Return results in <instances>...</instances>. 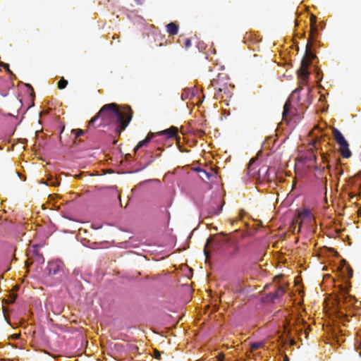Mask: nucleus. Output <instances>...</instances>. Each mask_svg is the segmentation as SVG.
Segmentation results:
<instances>
[{"mask_svg": "<svg viewBox=\"0 0 361 361\" xmlns=\"http://www.w3.org/2000/svg\"><path fill=\"white\" fill-rule=\"evenodd\" d=\"M133 111L130 106H119L116 103L104 105L99 112L90 121V125H93L98 118H101L99 126H115L116 133L120 135L130 121Z\"/></svg>", "mask_w": 361, "mask_h": 361, "instance_id": "obj_1", "label": "nucleus"}, {"mask_svg": "<svg viewBox=\"0 0 361 361\" xmlns=\"http://www.w3.org/2000/svg\"><path fill=\"white\" fill-rule=\"evenodd\" d=\"M333 136L336 143L339 146V152L341 156L344 158H350L352 155L350 150L349 149V145L347 140L345 139L343 134L337 128H334L332 130Z\"/></svg>", "mask_w": 361, "mask_h": 361, "instance_id": "obj_2", "label": "nucleus"}, {"mask_svg": "<svg viewBox=\"0 0 361 361\" xmlns=\"http://www.w3.org/2000/svg\"><path fill=\"white\" fill-rule=\"evenodd\" d=\"M311 46L312 43H310V39H309L307 41L305 51V55L307 59L304 58L302 60L300 68L298 70L299 76L303 80H306L310 74L308 71V66L310 63V60L316 57L315 54H313L310 50Z\"/></svg>", "mask_w": 361, "mask_h": 361, "instance_id": "obj_3", "label": "nucleus"}, {"mask_svg": "<svg viewBox=\"0 0 361 361\" xmlns=\"http://www.w3.org/2000/svg\"><path fill=\"white\" fill-rule=\"evenodd\" d=\"M64 267V264L61 260L54 259L49 262L47 269L49 274L57 275L63 272Z\"/></svg>", "mask_w": 361, "mask_h": 361, "instance_id": "obj_4", "label": "nucleus"}, {"mask_svg": "<svg viewBox=\"0 0 361 361\" xmlns=\"http://www.w3.org/2000/svg\"><path fill=\"white\" fill-rule=\"evenodd\" d=\"M314 217L311 212V211L307 208H303L301 212H299L298 214V217L295 221L298 223L300 219L299 226H301L302 224L305 221H312ZM300 231V227H299L298 232Z\"/></svg>", "mask_w": 361, "mask_h": 361, "instance_id": "obj_5", "label": "nucleus"}, {"mask_svg": "<svg viewBox=\"0 0 361 361\" xmlns=\"http://www.w3.org/2000/svg\"><path fill=\"white\" fill-rule=\"evenodd\" d=\"M297 115V111L295 109H293L291 101L288 99L284 106H283V111L282 114L283 119L287 120L288 117H292Z\"/></svg>", "mask_w": 361, "mask_h": 361, "instance_id": "obj_6", "label": "nucleus"}, {"mask_svg": "<svg viewBox=\"0 0 361 361\" xmlns=\"http://www.w3.org/2000/svg\"><path fill=\"white\" fill-rule=\"evenodd\" d=\"M286 292L285 288L283 286H279L274 293H269L267 295V299L270 300L271 302H274L275 300L280 298L284 295Z\"/></svg>", "mask_w": 361, "mask_h": 361, "instance_id": "obj_7", "label": "nucleus"}, {"mask_svg": "<svg viewBox=\"0 0 361 361\" xmlns=\"http://www.w3.org/2000/svg\"><path fill=\"white\" fill-rule=\"evenodd\" d=\"M178 132V128H176L175 126H172L165 130L155 133V135H164L168 138H173V137H176Z\"/></svg>", "mask_w": 361, "mask_h": 361, "instance_id": "obj_8", "label": "nucleus"}, {"mask_svg": "<svg viewBox=\"0 0 361 361\" xmlns=\"http://www.w3.org/2000/svg\"><path fill=\"white\" fill-rule=\"evenodd\" d=\"M219 80L218 79H213L211 81V85L215 89L217 90V92L215 93L214 97L216 99L221 98V93L222 92H225L226 89V86L224 85L223 86L219 87L218 86Z\"/></svg>", "mask_w": 361, "mask_h": 361, "instance_id": "obj_9", "label": "nucleus"}, {"mask_svg": "<svg viewBox=\"0 0 361 361\" xmlns=\"http://www.w3.org/2000/svg\"><path fill=\"white\" fill-rule=\"evenodd\" d=\"M28 255L32 256H35L37 257V259L39 262H44V258L42 254L39 252V247L38 245H33L31 249L28 251Z\"/></svg>", "mask_w": 361, "mask_h": 361, "instance_id": "obj_10", "label": "nucleus"}, {"mask_svg": "<svg viewBox=\"0 0 361 361\" xmlns=\"http://www.w3.org/2000/svg\"><path fill=\"white\" fill-rule=\"evenodd\" d=\"M155 136V133H149L145 139L141 140L138 142V144L135 147V151L136 152L139 148L142 147L144 146H147V145L149 142V141Z\"/></svg>", "mask_w": 361, "mask_h": 361, "instance_id": "obj_11", "label": "nucleus"}, {"mask_svg": "<svg viewBox=\"0 0 361 361\" xmlns=\"http://www.w3.org/2000/svg\"><path fill=\"white\" fill-rule=\"evenodd\" d=\"M166 31L170 35H177L178 26L175 23H170L166 25Z\"/></svg>", "mask_w": 361, "mask_h": 361, "instance_id": "obj_12", "label": "nucleus"}, {"mask_svg": "<svg viewBox=\"0 0 361 361\" xmlns=\"http://www.w3.org/2000/svg\"><path fill=\"white\" fill-rule=\"evenodd\" d=\"M196 171H197L200 173L199 176H200V178L202 180H204V178L209 179L210 176H212V169H210L211 172H207L205 170L200 169V168L197 169Z\"/></svg>", "mask_w": 361, "mask_h": 361, "instance_id": "obj_13", "label": "nucleus"}, {"mask_svg": "<svg viewBox=\"0 0 361 361\" xmlns=\"http://www.w3.org/2000/svg\"><path fill=\"white\" fill-rule=\"evenodd\" d=\"M268 168L267 166H262L258 170L259 178H262L263 180L268 179L267 174L268 173Z\"/></svg>", "mask_w": 361, "mask_h": 361, "instance_id": "obj_14", "label": "nucleus"}, {"mask_svg": "<svg viewBox=\"0 0 361 361\" xmlns=\"http://www.w3.org/2000/svg\"><path fill=\"white\" fill-rule=\"evenodd\" d=\"M264 347V343L263 342H256V343H253L251 344L250 350L252 352H253L257 349H259V348H262Z\"/></svg>", "mask_w": 361, "mask_h": 361, "instance_id": "obj_15", "label": "nucleus"}, {"mask_svg": "<svg viewBox=\"0 0 361 361\" xmlns=\"http://www.w3.org/2000/svg\"><path fill=\"white\" fill-rule=\"evenodd\" d=\"M68 83V80H65L63 78H61V80L58 82V88L63 90L66 87Z\"/></svg>", "mask_w": 361, "mask_h": 361, "instance_id": "obj_16", "label": "nucleus"}, {"mask_svg": "<svg viewBox=\"0 0 361 361\" xmlns=\"http://www.w3.org/2000/svg\"><path fill=\"white\" fill-rule=\"evenodd\" d=\"M71 133L73 134H75V139L85 134V131L81 129H73V130H72Z\"/></svg>", "mask_w": 361, "mask_h": 361, "instance_id": "obj_17", "label": "nucleus"}, {"mask_svg": "<svg viewBox=\"0 0 361 361\" xmlns=\"http://www.w3.org/2000/svg\"><path fill=\"white\" fill-rule=\"evenodd\" d=\"M223 204H224V202H222L221 204V205L219 207H218V208L216 209H212L211 211H209V214L211 215H217V214H219L221 212V210H222Z\"/></svg>", "mask_w": 361, "mask_h": 361, "instance_id": "obj_18", "label": "nucleus"}, {"mask_svg": "<svg viewBox=\"0 0 361 361\" xmlns=\"http://www.w3.org/2000/svg\"><path fill=\"white\" fill-rule=\"evenodd\" d=\"M317 32V28L316 26H314V27H310V37L307 39V41L309 39H310V43L312 42V39H313V37H314V35Z\"/></svg>", "mask_w": 361, "mask_h": 361, "instance_id": "obj_19", "label": "nucleus"}, {"mask_svg": "<svg viewBox=\"0 0 361 361\" xmlns=\"http://www.w3.org/2000/svg\"><path fill=\"white\" fill-rule=\"evenodd\" d=\"M212 240H213L212 238H209L207 239V243H206L205 247L204 248V255L206 256L207 258H208V257H209V252L207 250V246L211 243Z\"/></svg>", "mask_w": 361, "mask_h": 361, "instance_id": "obj_20", "label": "nucleus"}, {"mask_svg": "<svg viewBox=\"0 0 361 361\" xmlns=\"http://www.w3.org/2000/svg\"><path fill=\"white\" fill-rule=\"evenodd\" d=\"M314 170L317 171L319 174H322L325 170V166H321L316 164L314 166Z\"/></svg>", "mask_w": 361, "mask_h": 361, "instance_id": "obj_21", "label": "nucleus"}, {"mask_svg": "<svg viewBox=\"0 0 361 361\" xmlns=\"http://www.w3.org/2000/svg\"><path fill=\"white\" fill-rule=\"evenodd\" d=\"M316 24H317V18L315 16L312 15L310 17V27H314V26H316Z\"/></svg>", "mask_w": 361, "mask_h": 361, "instance_id": "obj_22", "label": "nucleus"}, {"mask_svg": "<svg viewBox=\"0 0 361 361\" xmlns=\"http://www.w3.org/2000/svg\"><path fill=\"white\" fill-rule=\"evenodd\" d=\"M185 48L188 49L191 47V40L190 39H185L184 42Z\"/></svg>", "mask_w": 361, "mask_h": 361, "instance_id": "obj_23", "label": "nucleus"}, {"mask_svg": "<svg viewBox=\"0 0 361 361\" xmlns=\"http://www.w3.org/2000/svg\"><path fill=\"white\" fill-rule=\"evenodd\" d=\"M0 66H2V67H3L4 68H5L6 70H7V71H8V73H11V71H10V69H9V65H8V63H4L1 62V63H0Z\"/></svg>", "mask_w": 361, "mask_h": 361, "instance_id": "obj_24", "label": "nucleus"}, {"mask_svg": "<svg viewBox=\"0 0 361 361\" xmlns=\"http://www.w3.org/2000/svg\"><path fill=\"white\" fill-rule=\"evenodd\" d=\"M224 355L221 353L219 355L216 361H224Z\"/></svg>", "mask_w": 361, "mask_h": 361, "instance_id": "obj_25", "label": "nucleus"}, {"mask_svg": "<svg viewBox=\"0 0 361 361\" xmlns=\"http://www.w3.org/2000/svg\"><path fill=\"white\" fill-rule=\"evenodd\" d=\"M336 171H337V175L341 176V175H342V174H343V169H341V168H336Z\"/></svg>", "mask_w": 361, "mask_h": 361, "instance_id": "obj_26", "label": "nucleus"}, {"mask_svg": "<svg viewBox=\"0 0 361 361\" xmlns=\"http://www.w3.org/2000/svg\"><path fill=\"white\" fill-rule=\"evenodd\" d=\"M154 355H155V357H156L157 359H160L161 354H160V353H159V351L156 350V351L154 352Z\"/></svg>", "mask_w": 361, "mask_h": 361, "instance_id": "obj_27", "label": "nucleus"}, {"mask_svg": "<svg viewBox=\"0 0 361 361\" xmlns=\"http://www.w3.org/2000/svg\"><path fill=\"white\" fill-rule=\"evenodd\" d=\"M348 275L350 277H352L353 276V270L351 268H348Z\"/></svg>", "mask_w": 361, "mask_h": 361, "instance_id": "obj_28", "label": "nucleus"}, {"mask_svg": "<svg viewBox=\"0 0 361 361\" xmlns=\"http://www.w3.org/2000/svg\"><path fill=\"white\" fill-rule=\"evenodd\" d=\"M310 159H312L313 161H315V160H316V157H315V156H314V154H311V155H310Z\"/></svg>", "mask_w": 361, "mask_h": 361, "instance_id": "obj_29", "label": "nucleus"}, {"mask_svg": "<svg viewBox=\"0 0 361 361\" xmlns=\"http://www.w3.org/2000/svg\"><path fill=\"white\" fill-rule=\"evenodd\" d=\"M322 159L323 162L326 161V157L324 155L322 156Z\"/></svg>", "mask_w": 361, "mask_h": 361, "instance_id": "obj_30", "label": "nucleus"}, {"mask_svg": "<svg viewBox=\"0 0 361 361\" xmlns=\"http://www.w3.org/2000/svg\"><path fill=\"white\" fill-rule=\"evenodd\" d=\"M283 361H289V358L288 357L287 355H285L284 357H283Z\"/></svg>", "mask_w": 361, "mask_h": 361, "instance_id": "obj_31", "label": "nucleus"}, {"mask_svg": "<svg viewBox=\"0 0 361 361\" xmlns=\"http://www.w3.org/2000/svg\"><path fill=\"white\" fill-rule=\"evenodd\" d=\"M357 214L359 216H361V208H360L357 211Z\"/></svg>", "mask_w": 361, "mask_h": 361, "instance_id": "obj_32", "label": "nucleus"}, {"mask_svg": "<svg viewBox=\"0 0 361 361\" xmlns=\"http://www.w3.org/2000/svg\"><path fill=\"white\" fill-rule=\"evenodd\" d=\"M349 197L350 199H353L355 197V195H353V193H350Z\"/></svg>", "mask_w": 361, "mask_h": 361, "instance_id": "obj_33", "label": "nucleus"}, {"mask_svg": "<svg viewBox=\"0 0 361 361\" xmlns=\"http://www.w3.org/2000/svg\"><path fill=\"white\" fill-rule=\"evenodd\" d=\"M27 87H29L30 88H31V89L32 90V87H31V85H30L27 84Z\"/></svg>", "mask_w": 361, "mask_h": 361, "instance_id": "obj_34", "label": "nucleus"}, {"mask_svg": "<svg viewBox=\"0 0 361 361\" xmlns=\"http://www.w3.org/2000/svg\"><path fill=\"white\" fill-rule=\"evenodd\" d=\"M135 1H137L138 4H140V0H135Z\"/></svg>", "mask_w": 361, "mask_h": 361, "instance_id": "obj_35", "label": "nucleus"}, {"mask_svg": "<svg viewBox=\"0 0 361 361\" xmlns=\"http://www.w3.org/2000/svg\"><path fill=\"white\" fill-rule=\"evenodd\" d=\"M14 336H15L16 338H18V335H14Z\"/></svg>", "mask_w": 361, "mask_h": 361, "instance_id": "obj_36", "label": "nucleus"}, {"mask_svg": "<svg viewBox=\"0 0 361 361\" xmlns=\"http://www.w3.org/2000/svg\"><path fill=\"white\" fill-rule=\"evenodd\" d=\"M326 168H327V169H329V168H330V166L328 164V165L326 166Z\"/></svg>", "mask_w": 361, "mask_h": 361, "instance_id": "obj_37", "label": "nucleus"}]
</instances>
